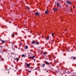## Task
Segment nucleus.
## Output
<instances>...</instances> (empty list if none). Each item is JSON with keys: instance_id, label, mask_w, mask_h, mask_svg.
<instances>
[{"instance_id": "423d86ee", "label": "nucleus", "mask_w": 76, "mask_h": 76, "mask_svg": "<svg viewBox=\"0 0 76 76\" xmlns=\"http://www.w3.org/2000/svg\"><path fill=\"white\" fill-rule=\"evenodd\" d=\"M28 70L29 73H31V69L29 68L28 69Z\"/></svg>"}, {"instance_id": "b1692460", "label": "nucleus", "mask_w": 76, "mask_h": 76, "mask_svg": "<svg viewBox=\"0 0 76 76\" xmlns=\"http://www.w3.org/2000/svg\"><path fill=\"white\" fill-rule=\"evenodd\" d=\"M52 36H53V35H54V34L53 33L52 34Z\"/></svg>"}, {"instance_id": "2eb2a0df", "label": "nucleus", "mask_w": 76, "mask_h": 76, "mask_svg": "<svg viewBox=\"0 0 76 76\" xmlns=\"http://www.w3.org/2000/svg\"><path fill=\"white\" fill-rule=\"evenodd\" d=\"M22 57H25V55H22Z\"/></svg>"}, {"instance_id": "dca6fc26", "label": "nucleus", "mask_w": 76, "mask_h": 76, "mask_svg": "<svg viewBox=\"0 0 76 76\" xmlns=\"http://www.w3.org/2000/svg\"><path fill=\"white\" fill-rule=\"evenodd\" d=\"M1 42H2V43H3V44H4V42H5L4 41L1 40Z\"/></svg>"}, {"instance_id": "f8f14e48", "label": "nucleus", "mask_w": 76, "mask_h": 76, "mask_svg": "<svg viewBox=\"0 0 76 76\" xmlns=\"http://www.w3.org/2000/svg\"><path fill=\"white\" fill-rule=\"evenodd\" d=\"M57 5L58 7H60V5H59V4L58 3V2H57Z\"/></svg>"}, {"instance_id": "4be33fe9", "label": "nucleus", "mask_w": 76, "mask_h": 76, "mask_svg": "<svg viewBox=\"0 0 76 76\" xmlns=\"http://www.w3.org/2000/svg\"><path fill=\"white\" fill-rule=\"evenodd\" d=\"M44 55H45L46 54V53L45 52H44L43 53Z\"/></svg>"}, {"instance_id": "a878e982", "label": "nucleus", "mask_w": 76, "mask_h": 76, "mask_svg": "<svg viewBox=\"0 0 76 76\" xmlns=\"http://www.w3.org/2000/svg\"><path fill=\"white\" fill-rule=\"evenodd\" d=\"M75 6L74 5L73 6V8H75Z\"/></svg>"}, {"instance_id": "39448f33", "label": "nucleus", "mask_w": 76, "mask_h": 76, "mask_svg": "<svg viewBox=\"0 0 76 76\" xmlns=\"http://www.w3.org/2000/svg\"><path fill=\"white\" fill-rule=\"evenodd\" d=\"M45 63L46 64H47V65H49L50 63H49L48 62L46 61L45 62Z\"/></svg>"}, {"instance_id": "2f4dec72", "label": "nucleus", "mask_w": 76, "mask_h": 76, "mask_svg": "<svg viewBox=\"0 0 76 76\" xmlns=\"http://www.w3.org/2000/svg\"><path fill=\"white\" fill-rule=\"evenodd\" d=\"M45 69V70H46V69ZM45 69H43V70H44Z\"/></svg>"}, {"instance_id": "4468645a", "label": "nucleus", "mask_w": 76, "mask_h": 76, "mask_svg": "<svg viewBox=\"0 0 76 76\" xmlns=\"http://www.w3.org/2000/svg\"><path fill=\"white\" fill-rule=\"evenodd\" d=\"M26 65L27 66V67H29L30 66V65H29V64H27Z\"/></svg>"}, {"instance_id": "f257e3e1", "label": "nucleus", "mask_w": 76, "mask_h": 76, "mask_svg": "<svg viewBox=\"0 0 76 76\" xmlns=\"http://www.w3.org/2000/svg\"><path fill=\"white\" fill-rule=\"evenodd\" d=\"M48 13H49V11L47 10L45 11V14H48Z\"/></svg>"}, {"instance_id": "393cba45", "label": "nucleus", "mask_w": 76, "mask_h": 76, "mask_svg": "<svg viewBox=\"0 0 76 76\" xmlns=\"http://www.w3.org/2000/svg\"><path fill=\"white\" fill-rule=\"evenodd\" d=\"M49 58H51V56L50 55H49Z\"/></svg>"}, {"instance_id": "a211bd4d", "label": "nucleus", "mask_w": 76, "mask_h": 76, "mask_svg": "<svg viewBox=\"0 0 76 76\" xmlns=\"http://www.w3.org/2000/svg\"><path fill=\"white\" fill-rule=\"evenodd\" d=\"M36 44L37 45H38L39 44V42H37V43H36Z\"/></svg>"}, {"instance_id": "5701e85b", "label": "nucleus", "mask_w": 76, "mask_h": 76, "mask_svg": "<svg viewBox=\"0 0 76 76\" xmlns=\"http://www.w3.org/2000/svg\"><path fill=\"white\" fill-rule=\"evenodd\" d=\"M27 8L28 9H29V8L28 7H27Z\"/></svg>"}, {"instance_id": "20e7f679", "label": "nucleus", "mask_w": 76, "mask_h": 76, "mask_svg": "<svg viewBox=\"0 0 76 76\" xmlns=\"http://www.w3.org/2000/svg\"><path fill=\"white\" fill-rule=\"evenodd\" d=\"M35 56H34L33 57H30V58L31 59H34V58H35Z\"/></svg>"}, {"instance_id": "bb28decb", "label": "nucleus", "mask_w": 76, "mask_h": 76, "mask_svg": "<svg viewBox=\"0 0 76 76\" xmlns=\"http://www.w3.org/2000/svg\"><path fill=\"white\" fill-rule=\"evenodd\" d=\"M34 70H37V68H36L35 69H34Z\"/></svg>"}, {"instance_id": "6e6552de", "label": "nucleus", "mask_w": 76, "mask_h": 76, "mask_svg": "<svg viewBox=\"0 0 76 76\" xmlns=\"http://www.w3.org/2000/svg\"><path fill=\"white\" fill-rule=\"evenodd\" d=\"M57 10V8H55L54 9V11L55 12H56Z\"/></svg>"}, {"instance_id": "7ed1b4c3", "label": "nucleus", "mask_w": 76, "mask_h": 76, "mask_svg": "<svg viewBox=\"0 0 76 76\" xmlns=\"http://www.w3.org/2000/svg\"><path fill=\"white\" fill-rule=\"evenodd\" d=\"M46 39L47 40H48V39H51V37H47L46 38Z\"/></svg>"}, {"instance_id": "9d476101", "label": "nucleus", "mask_w": 76, "mask_h": 76, "mask_svg": "<svg viewBox=\"0 0 76 76\" xmlns=\"http://www.w3.org/2000/svg\"><path fill=\"white\" fill-rule=\"evenodd\" d=\"M11 36H12V37H15V35H14V34H12L11 35Z\"/></svg>"}, {"instance_id": "412c9836", "label": "nucleus", "mask_w": 76, "mask_h": 76, "mask_svg": "<svg viewBox=\"0 0 76 76\" xmlns=\"http://www.w3.org/2000/svg\"><path fill=\"white\" fill-rule=\"evenodd\" d=\"M71 59H73V57L72 56L71 58H70Z\"/></svg>"}, {"instance_id": "6ab92c4d", "label": "nucleus", "mask_w": 76, "mask_h": 76, "mask_svg": "<svg viewBox=\"0 0 76 76\" xmlns=\"http://www.w3.org/2000/svg\"><path fill=\"white\" fill-rule=\"evenodd\" d=\"M15 60H19V59H18V58H15Z\"/></svg>"}, {"instance_id": "7c9ffc66", "label": "nucleus", "mask_w": 76, "mask_h": 76, "mask_svg": "<svg viewBox=\"0 0 76 76\" xmlns=\"http://www.w3.org/2000/svg\"><path fill=\"white\" fill-rule=\"evenodd\" d=\"M46 72H48V71H47Z\"/></svg>"}, {"instance_id": "473e14b6", "label": "nucleus", "mask_w": 76, "mask_h": 76, "mask_svg": "<svg viewBox=\"0 0 76 76\" xmlns=\"http://www.w3.org/2000/svg\"><path fill=\"white\" fill-rule=\"evenodd\" d=\"M66 30H67V29H66L65 30V31H66Z\"/></svg>"}, {"instance_id": "1a4fd4ad", "label": "nucleus", "mask_w": 76, "mask_h": 76, "mask_svg": "<svg viewBox=\"0 0 76 76\" xmlns=\"http://www.w3.org/2000/svg\"><path fill=\"white\" fill-rule=\"evenodd\" d=\"M35 15H39V13L36 12L35 13Z\"/></svg>"}, {"instance_id": "ddd939ff", "label": "nucleus", "mask_w": 76, "mask_h": 76, "mask_svg": "<svg viewBox=\"0 0 76 76\" xmlns=\"http://www.w3.org/2000/svg\"><path fill=\"white\" fill-rule=\"evenodd\" d=\"M35 41H33L32 42V44H35Z\"/></svg>"}, {"instance_id": "c756f323", "label": "nucleus", "mask_w": 76, "mask_h": 76, "mask_svg": "<svg viewBox=\"0 0 76 76\" xmlns=\"http://www.w3.org/2000/svg\"><path fill=\"white\" fill-rule=\"evenodd\" d=\"M12 67H13V66L12 65Z\"/></svg>"}, {"instance_id": "f704fd0d", "label": "nucleus", "mask_w": 76, "mask_h": 76, "mask_svg": "<svg viewBox=\"0 0 76 76\" xmlns=\"http://www.w3.org/2000/svg\"><path fill=\"white\" fill-rule=\"evenodd\" d=\"M19 50H20V48H19Z\"/></svg>"}, {"instance_id": "aec40b11", "label": "nucleus", "mask_w": 76, "mask_h": 76, "mask_svg": "<svg viewBox=\"0 0 76 76\" xmlns=\"http://www.w3.org/2000/svg\"><path fill=\"white\" fill-rule=\"evenodd\" d=\"M20 45V46H21V45H22V43H20L19 44Z\"/></svg>"}, {"instance_id": "cd10ccee", "label": "nucleus", "mask_w": 76, "mask_h": 76, "mask_svg": "<svg viewBox=\"0 0 76 76\" xmlns=\"http://www.w3.org/2000/svg\"><path fill=\"white\" fill-rule=\"evenodd\" d=\"M34 61H35V59H34Z\"/></svg>"}, {"instance_id": "9b49d317", "label": "nucleus", "mask_w": 76, "mask_h": 76, "mask_svg": "<svg viewBox=\"0 0 76 76\" xmlns=\"http://www.w3.org/2000/svg\"><path fill=\"white\" fill-rule=\"evenodd\" d=\"M28 48V46L26 45V46H25V49H27V48Z\"/></svg>"}, {"instance_id": "c85d7f7f", "label": "nucleus", "mask_w": 76, "mask_h": 76, "mask_svg": "<svg viewBox=\"0 0 76 76\" xmlns=\"http://www.w3.org/2000/svg\"><path fill=\"white\" fill-rule=\"evenodd\" d=\"M1 47V49H2V47Z\"/></svg>"}, {"instance_id": "f3484780", "label": "nucleus", "mask_w": 76, "mask_h": 76, "mask_svg": "<svg viewBox=\"0 0 76 76\" xmlns=\"http://www.w3.org/2000/svg\"><path fill=\"white\" fill-rule=\"evenodd\" d=\"M76 57H74L73 58V60H76Z\"/></svg>"}, {"instance_id": "c9c22d12", "label": "nucleus", "mask_w": 76, "mask_h": 76, "mask_svg": "<svg viewBox=\"0 0 76 76\" xmlns=\"http://www.w3.org/2000/svg\"><path fill=\"white\" fill-rule=\"evenodd\" d=\"M59 0V1L60 0Z\"/></svg>"}, {"instance_id": "72a5a7b5", "label": "nucleus", "mask_w": 76, "mask_h": 76, "mask_svg": "<svg viewBox=\"0 0 76 76\" xmlns=\"http://www.w3.org/2000/svg\"><path fill=\"white\" fill-rule=\"evenodd\" d=\"M71 11H72V9H71Z\"/></svg>"}, {"instance_id": "f03ea898", "label": "nucleus", "mask_w": 76, "mask_h": 76, "mask_svg": "<svg viewBox=\"0 0 76 76\" xmlns=\"http://www.w3.org/2000/svg\"><path fill=\"white\" fill-rule=\"evenodd\" d=\"M66 2L67 4H70V5H71V1H66Z\"/></svg>"}, {"instance_id": "0eeeda50", "label": "nucleus", "mask_w": 76, "mask_h": 76, "mask_svg": "<svg viewBox=\"0 0 76 76\" xmlns=\"http://www.w3.org/2000/svg\"><path fill=\"white\" fill-rule=\"evenodd\" d=\"M45 66V64H43L42 65V67H44Z\"/></svg>"}]
</instances>
